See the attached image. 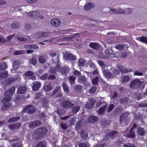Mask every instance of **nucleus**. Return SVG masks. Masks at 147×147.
Masks as SVG:
<instances>
[{"instance_id": "nucleus-1", "label": "nucleus", "mask_w": 147, "mask_h": 147, "mask_svg": "<svg viewBox=\"0 0 147 147\" xmlns=\"http://www.w3.org/2000/svg\"><path fill=\"white\" fill-rule=\"evenodd\" d=\"M47 131L46 127L44 126L41 127L35 131L33 137L36 140H40L46 136Z\"/></svg>"}, {"instance_id": "nucleus-2", "label": "nucleus", "mask_w": 147, "mask_h": 147, "mask_svg": "<svg viewBox=\"0 0 147 147\" xmlns=\"http://www.w3.org/2000/svg\"><path fill=\"white\" fill-rule=\"evenodd\" d=\"M12 98L11 96H9V97H5L3 99L2 102L3 105L1 107L2 111H5L10 107L11 105L9 102L11 100Z\"/></svg>"}, {"instance_id": "nucleus-3", "label": "nucleus", "mask_w": 147, "mask_h": 147, "mask_svg": "<svg viewBox=\"0 0 147 147\" xmlns=\"http://www.w3.org/2000/svg\"><path fill=\"white\" fill-rule=\"evenodd\" d=\"M59 56L58 55L57 56V58L54 59H52L53 62L54 63H56L57 64L55 67H51L49 69V71L50 74H56V72H59Z\"/></svg>"}, {"instance_id": "nucleus-4", "label": "nucleus", "mask_w": 147, "mask_h": 147, "mask_svg": "<svg viewBox=\"0 0 147 147\" xmlns=\"http://www.w3.org/2000/svg\"><path fill=\"white\" fill-rule=\"evenodd\" d=\"M28 110V113L31 114L34 113L36 110L35 107L32 105H29L26 106L22 111V114L24 113Z\"/></svg>"}, {"instance_id": "nucleus-5", "label": "nucleus", "mask_w": 147, "mask_h": 147, "mask_svg": "<svg viewBox=\"0 0 147 147\" xmlns=\"http://www.w3.org/2000/svg\"><path fill=\"white\" fill-rule=\"evenodd\" d=\"M142 83V82L139 79L133 80L130 83L129 87L131 88L137 89L139 88Z\"/></svg>"}, {"instance_id": "nucleus-6", "label": "nucleus", "mask_w": 147, "mask_h": 147, "mask_svg": "<svg viewBox=\"0 0 147 147\" xmlns=\"http://www.w3.org/2000/svg\"><path fill=\"white\" fill-rule=\"evenodd\" d=\"M63 59L67 61H75L76 60V56L71 53L66 52L63 53Z\"/></svg>"}, {"instance_id": "nucleus-7", "label": "nucleus", "mask_w": 147, "mask_h": 147, "mask_svg": "<svg viewBox=\"0 0 147 147\" xmlns=\"http://www.w3.org/2000/svg\"><path fill=\"white\" fill-rule=\"evenodd\" d=\"M62 106L66 109H71L74 106V104L68 100L63 101L62 103Z\"/></svg>"}, {"instance_id": "nucleus-8", "label": "nucleus", "mask_w": 147, "mask_h": 147, "mask_svg": "<svg viewBox=\"0 0 147 147\" xmlns=\"http://www.w3.org/2000/svg\"><path fill=\"white\" fill-rule=\"evenodd\" d=\"M15 87L14 86L12 87L9 89L7 90L5 92V97L11 96L14 93L15 91Z\"/></svg>"}, {"instance_id": "nucleus-9", "label": "nucleus", "mask_w": 147, "mask_h": 147, "mask_svg": "<svg viewBox=\"0 0 147 147\" xmlns=\"http://www.w3.org/2000/svg\"><path fill=\"white\" fill-rule=\"evenodd\" d=\"M51 24L54 27H58L61 24V21L58 18L52 19L50 22Z\"/></svg>"}, {"instance_id": "nucleus-10", "label": "nucleus", "mask_w": 147, "mask_h": 147, "mask_svg": "<svg viewBox=\"0 0 147 147\" xmlns=\"http://www.w3.org/2000/svg\"><path fill=\"white\" fill-rule=\"evenodd\" d=\"M95 101L93 99H90L89 102L87 103L86 105V108L88 109H92L95 103Z\"/></svg>"}, {"instance_id": "nucleus-11", "label": "nucleus", "mask_w": 147, "mask_h": 147, "mask_svg": "<svg viewBox=\"0 0 147 147\" xmlns=\"http://www.w3.org/2000/svg\"><path fill=\"white\" fill-rule=\"evenodd\" d=\"M21 124L20 123H16L9 125L8 127L10 129H18L21 126Z\"/></svg>"}, {"instance_id": "nucleus-12", "label": "nucleus", "mask_w": 147, "mask_h": 147, "mask_svg": "<svg viewBox=\"0 0 147 147\" xmlns=\"http://www.w3.org/2000/svg\"><path fill=\"white\" fill-rule=\"evenodd\" d=\"M41 83L39 82H34L33 83L32 89L34 91L38 90L41 86Z\"/></svg>"}, {"instance_id": "nucleus-13", "label": "nucleus", "mask_w": 147, "mask_h": 147, "mask_svg": "<svg viewBox=\"0 0 147 147\" xmlns=\"http://www.w3.org/2000/svg\"><path fill=\"white\" fill-rule=\"evenodd\" d=\"M117 133L118 132L115 131H111L106 135L107 139L112 138L113 137L116 136L117 135Z\"/></svg>"}, {"instance_id": "nucleus-14", "label": "nucleus", "mask_w": 147, "mask_h": 147, "mask_svg": "<svg viewBox=\"0 0 147 147\" xmlns=\"http://www.w3.org/2000/svg\"><path fill=\"white\" fill-rule=\"evenodd\" d=\"M118 68L120 71L122 73H126L131 72L132 70L130 69L126 68L122 66H118Z\"/></svg>"}, {"instance_id": "nucleus-15", "label": "nucleus", "mask_w": 147, "mask_h": 147, "mask_svg": "<svg viewBox=\"0 0 147 147\" xmlns=\"http://www.w3.org/2000/svg\"><path fill=\"white\" fill-rule=\"evenodd\" d=\"M98 116L92 115L89 117L88 121L90 123H93L98 121Z\"/></svg>"}, {"instance_id": "nucleus-16", "label": "nucleus", "mask_w": 147, "mask_h": 147, "mask_svg": "<svg viewBox=\"0 0 147 147\" xmlns=\"http://www.w3.org/2000/svg\"><path fill=\"white\" fill-rule=\"evenodd\" d=\"M24 47L26 49H37L39 48L38 46L36 45H24Z\"/></svg>"}, {"instance_id": "nucleus-17", "label": "nucleus", "mask_w": 147, "mask_h": 147, "mask_svg": "<svg viewBox=\"0 0 147 147\" xmlns=\"http://www.w3.org/2000/svg\"><path fill=\"white\" fill-rule=\"evenodd\" d=\"M60 65V64L59 63V72L63 74H65L68 71V67H62Z\"/></svg>"}, {"instance_id": "nucleus-18", "label": "nucleus", "mask_w": 147, "mask_h": 147, "mask_svg": "<svg viewBox=\"0 0 147 147\" xmlns=\"http://www.w3.org/2000/svg\"><path fill=\"white\" fill-rule=\"evenodd\" d=\"M39 14V12L37 11H34L28 13L29 16L34 18H36Z\"/></svg>"}, {"instance_id": "nucleus-19", "label": "nucleus", "mask_w": 147, "mask_h": 147, "mask_svg": "<svg viewBox=\"0 0 147 147\" xmlns=\"http://www.w3.org/2000/svg\"><path fill=\"white\" fill-rule=\"evenodd\" d=\"M26 88L25 86H20L18 90L17 93L19 94H22L26 92Z\"/></svg>"}, {"instance_id": "nucleus-20", "label": "nucleus", "mask_w": 147, "mask_h": 147, "mask_svg": "<svg viewBox=\"0 0 147 147\" xmlns=\"http://www.w3.org/2000/svg\"><path fill=\"white\" fill-rule=\"evenodd\" d=\"M135 136V132L133 130L130 129L129 132L126 135V136L127 138H134Z\"/></svg>"}, {"instance_id": "nucleus-21", "label": "nucleus", "mask_w": 147, "mask_h": 147, "mask_svg": "<svg viewBox=\"0 0 147 147\" xmlns=\"http://www.w3.org/2000/svg\"><path fill=\"white\" fill-rule=\"evenodd\" d=\"M49 34H50L49 32H38L37 33L38 37L39 38L47 36Z\"/></svg>"}, {"instance_id": "nucleus-22", "label": "nucleus", "mask_w": 147, "mask_h": 147, "mask_svg": "<svg viewBox=\"0 0 147 147\" xmlns=\"http://www.w3.org/2000/svg\"><path fill=\"white\" fill-rule=\"evenodd\" d=\"M80 136L82 138L84 139H86L88 138V134L87 133H85L84 130H81L79 132Z\"/></svg>"}, {"instance_id": "nucleus-23", "label": "nucleus", "mask_w": 147, "mask_h": 147, "mask_svg": "<svg viewBox=\"0 0 147 147\" xmlns=\"http://www.w3.org/2000/svg\"><path fill=\"white\" fill-rule=\"evenodd\" d=\"M145 133V131H144V129L141 127H139L137 130V133L140 136H143Z\"/></svg>"}, {"instance_id": "nucleus-24", "label": "nucleus", "mask_w": 147, "mask_h": 147, "mask_svg": "<svg viewBox=\"0 0 147 147\" xmlns=\"http://www.w3.org/2000/svg\"><path fill=\"white\" fill-rule=\"evenodd\" d=\"M93 7V4L91 3H86L84 7V9L85 10L88 11Z\"/></svg>"}, {"instance_id": "nucleus-25", "label": "nucleus", "mask_w": 147, "mask_h": 147, "mask_svg": "<svg viewBox=\"0 0 147 147\" xmlns=\"http://www.w3.org/2000/svg\"><path fill=\"white\" fill-rule=\"evenodd\" d=\"M82 123L81 120L78 121L76 123L75 125V128L76 130L78 131L82 127Z\"/></svg>"}, {"instance_id": "nucleus-26", "label": "nucleus", "mask_w": 147, "mask_h": 147, "mask_svg": "<svg viewBox=\"0 0 147 147\" xmlns=\"http://www.w3.org/2000/svg\"><path fill=\"white\" fill-rule=\"evenodd\" d=\"M89 46L90 47L95 50L98 49L99 47L98 44L96 43H90L89 45Z\"/></svg>"}, {"instance_id": "nucleus-27", "label": "nucleus", "mask_w": 147, "mask_h": 147, "mask_svg": "<svg viewBox=\"0 0 147 147\" xmlns=\"http://www.w3.org/2000/svg\"><path fill=\"white\" fill-rule=\"evenodd\" d=\"M62 86L64 92L66 94H68L69 92V89L65 82H63Z\"/></svg>"}, {"instance_id": "nucleus-28", "label": "nucleus", "mask_w": 147, "mask_h": 147, "mask_svg": "<svg viewBox=\"0 0 147 147\" xmlns=\"http://www.w3.org/2000/svg\"><path fill=\"white\" fill-rule=\"evenodd\" d=\"M20 119L19 117L16 116V117H13L8 120V122L9 123H11L17 121Z\"/></svg>"}, {"instance_id": "nucleus-29", "label": "nucleus", "mask_w": 147, "mask_h": 147, "mask_svg": "<svg viewBox=\"0 0 147 147\" xmlns=\"http://www.w3.org/2000/svg\"><path fill=\"white\" fill-rule=\"evenodd\" d=\"M137 39L141 42L147 44V38L144 36L138 37Z\"/></svg>"}, {"instance_id": "nucleus-30", "label": "nucleus", "mask_w": 147, "mask_h": 147, "mask_svg": "<svg viewBox=\"0 0 147 147\" xmlns=\"http://www.w3.org/2000/svg\"><path fill=\"white\" fill-rule=\"evenodd\" d=\"M29 62L30 63L34 65H36L37 63L36 57L35 56H33L30 60Z\"/></svg>"}, {"instance_id": "nucleus-31", "label": "nucleus", "mask_w": 147, "mask_h": 147, "mask_svg": "<svg viewBox=\"0 0 147 147\" xmlns=\"http://www.w3.org/2000/svg\"><path fill=\"white\" fill-rule=\"evenodd\" d=\"M40 141L36 145L35 147H46V142L45 141Z\"/></svg>"}, {"instance_id": "nucleus-32", "label": "nucleus", "mask_w": 147, "mask_h": 147, "mask_svg": "<svg viewBox=\"0 0 147 147\" xmlns=\"http://www.w3.org/2000/svg\"><path fill=\"white\" fill-rule=\"evenodd\" d=\"M53 88L52 86L49 85H45L44 87V89L46 92H49L52 90Z\"/></svg>"}, {"instance_id": "nucleus-33", "label": "nucleus", "mask_w": 147, "mask_h": 147, "mask_svg": "<svg viewBox=\"0 0 147 147\" xmlns=\"http://www.w3.org/2000/svg\"><path fill=\"white\" fill-rule=\"evenodd\" d=\"M107 107V105H105L103 107H100V108L98 111V113L99 115H100V114H103L105 113Z\"/></svg>"}, {"instance_id": "nucleus-34", "label": "nucleus", "mask_w": 147, "mask_h": 147, "mask_svg": "<svg viewBox=\"0 0 147 147\" xmlns=\"http://www.w3.org/2000/svg\"><path fill=\"white\" fill-rule=\"evenodd\" d=\"M7 67V65L6 63H3L0 64V71L6 69Z\"/></svg>"}, {"instance_id": "nucleus-35", "label": "nucleus", "mask_w": 147, "mask_h": 147, "mask_svg": "<svg viewBox=\"0 0 147 147\" xmlns=\"http://www.w3.org/2000/svg\"><path fill=\"white\" fill-rule=\"evenodd\" d=\"M80 109V107L79 106H77L73 107L72 109V112L73 113H76L78 112Z\"/></svg>"}, {"instance_id": "nucleus-36", "label": "nucleus", "mask_w": 147, "mask_h": 147, "mask_svg": "<svg viewBox=\"0 0 147 147\" xmlns=\"http://www.w3.org/2000/svg\"><path fill=\"white\" fill-rule=\"evenodd\" d=\"M20 26V24L18 22H15L11 24V27L14 29H17Z\"/></svg>"}, {"instance_id": "nucleus-37", "label": "nucleus", "mask_w": 147, "mask_h": 147, "mask_svg": "<svg viewBox=\"0 0 147 147\" xmlns=\"http://www.w3.org/2000/svg\"><path fill=\"white\" fill-rule=\"evenodd\" d=\"M61 91L60 87L59 86L56 87L54 90L53 91V93L51 94L52 96H53L54 95L56 94L57 93Z\"/></svg>"}, {"instance_id": "nucleus-38", "label": "nucleus", "mask_w": 147, "mask_h": 147, "mask_svg": "<svg viewBox=\"0 0 147 147\" xmlns=\"http://www.w3.org/2000/svg\"><path fill=\"white\" fill-rule=\"evenodd\" d=\"M128 100V98L127 97H124L122 98L119 100V102L121 104H124L127 103Z\"/></svg>"}, {"instance_id": "nucleus-39", "label": "nucleus", "mask_w": 147, "mask_h": 147, "mask_svg": "<svg viewBox=\"0 0 147 147\" xmlns=\"http://www.w3.org/2000/svg\"><path fill=\"white\" fill-rule=\"evenodd\" d=\"M8 76V73L7 71H5L4 72L0 73V78H6Z\"/></svg>"}, {"instance_id": "nucleus-40", "label": "nucleus", "mask_w": 147, "mask_h": 147, "mask_svg": "<svg viewBox=\"0 0 147 147\" xmlns=\"http://www.w3.org/2000/svg\"><path fill=\"white\" fill-rule=\"evenodd\" d=\"M127 117V114L126 113H124L122 115H121L119 118L120 123H121L122 121L126 118Z\"/></svg>"}, {"instance_id": "nucleus-41", "label": "nucleus", "mask_w": 147, "mask_h": 147, "mask_svg": "<svg viewBox=\"0 0 147 147\" xmlns=\"http://www.w3.org/2000/svg\"><path fill=\"white\" fill-rule=\"evenodd\" d=\"M22 142L18 141L16 143H13L12 145V147H21Z\"/></svg>"}, {"instance_id": "nucleus-42", "label": "nucleus", "mask_w": 147, "mask_h": 147, "mask_svg": "<svg viewBox=\"0 0 147 147\" xmlns=\"http://www.w3.org/2000/svg\"><path fill=\"white\" fill-rule=\"evenodd\" d=\"M124 46L122 44H118L115 46V47L116 49L120 50H123L124 48Z\"/></svg>"}, {"instance_id": "nucleus-43", "label": "nucleus", "mask_w": 147, "mask_h": 147, "mask_svg": "<svg viewBox=\"0 0 147 147\" xmlns=\"http://www.w3.org/2000/svg\"><path fill=\"white\" fill-rule=\"evenodd\" d=\"M76 78L74 76H70L69 78V80L71 84H73L75 82Z\"/></svg>"}, {"instance_id": "nucleus-44", "label": "nucleus", "mask_w": 147, "mask_h": 147, "mask_svg": "<svg viewBox=\"0 0 147 147\" xmlns=\"http://www.w3.org/2000/svg\"><path fill=\"white\" fill-rule=\"evenodd\" d=\"M38 61L39 63H44L45 62V59L42 56H40L39 57Z\"/></svg>"}, {"instance_id": "nucleus-45", "label": "nucleus", "mask_w": 147, "mask_h": 147, "mask_svg": "<svg viewBox=\"0 0 147 147\" xmlns=\"http://www.w3.org/2000/svg\"><path fill=\"white\" fill-rule=\"evenodd\" d=\"M24 75L26 77H29L33 76L34 75V74L32 71H28L24 74Z\"/></svg>"}, {"instance_id": "nucleus-46", "label": "nucleus", "mask_w": 147, "mask_h": 147, "mask_svg": "<svg viewBox=\"0 0 147 147\" xmlns=\"http://www.w3.org/2000/svg\"><path fill=\"white\" fill-rule=\"evenodd\" d=\"M85 62V61L83 59H80L78 61V64L80 66H83Z\"/></svg>"}, {"instance_id": "nucleus-47", "label": "nucleus", "mask_w": 147, "mask_h": 147, "mask_svg": "<svg viewBox=\"0 0 147 147\" xmlns=\"http://www.w3.org/2000/svg\"><path fill=\"white\" fill-rule=\"evenodd\" d=\"M124 147H136L135 145L133 143H130L129 142L123 145Z\"/></svg>"}, {"instance_id": "nucleus-48", "label": "nucleus", "mask_w": 147, "mask_h": 147, "mask_svg": "<svg viewBox=\"0 0 147 147\" xmlns=\"http://www.w3.org/2000/svg\"><path fill=\"white\" fill-rule=\"evenodd\" d=\"M104 74L105 76L107 78H111L112 76V74L109 71H105Z\"/></svg>"}, {"instance_id": "nucleus-49", "label": "nucleus", "mask_w": 147, "mask_h": 147, "mask_svg": "<svg viewBox=\"0 0 147 147\" xmlns=\"http://www.w3.org/2000/svg\"><path fill=\"white\" fill-rule=\"evenodd\" d=\"M25 51L23 50H20L18 51H14L13 54L14 55H18L24 54Z\"/></svg>"}, {"instance_id": "nucleus-50", "label": "nucleus", "mask_w": 147, "mask_h": 147, "mask_svg": "<svg viewBox=\"0 0 147 147\" xmlns=\"http://www.w3.org/2000/svg\"><path fill=\"white\" fill-rule=\"evenodd\" d=\"M99 78L98 76H96L95 78H93L92 80V82L93 85H96L97 84Z\"/></svg>"}, {"instance_id": "nucleus-51", "label": "nucleus", "mask_w": 147, "mask_h": 147, "mask_svg": "<svg viewBox=\"0 0 147 147\" xmlns=\"http://www.w3.org/2000/svg\"><path fill=\"white\" fill-rule=\"evenodd\" d=\"M79 147H89V144L88 143H79L78 145Z\"/></svg>"}, {"instance_id": "nucleus-52", "label": "nucleus", "mask_w": 147, "mask_h": 147, "mask_svg": "<svg viewBox=\"0 0 147 147\" xmlns=\"http://www.w3.org/2000/svg\"><path fill=\"white\" fill-rule=\"evenodd\" d=\"M129 80V78L128 76H124L122 80V82L123 83L127 82Z\"/></svg>"}, {"instance_id": "nucleus-53", "label": "nucleus", "mask_w": 147, "mask_h": 147, "mask_svg": "<svg viewBox=\"0 0 147 147\" xmlns=\"http://www.w3.org/2000/svg\"><path fill=\"white\" fill-rule=\"evenodd\" d=\"M96 86H93L89 90V92L90 93L93 94L96 91Z\"/></svg>"}, {"instance_id": "nucleus-54", "label": "nucleus", "mask_w": 147, "mask_h": 147, "mask_svg": "<svg viewBox=\"0 0 147 147\" xmlns=\"http://www.w3.org/2000/svg\"><path fill=\"white\" fill-rule=\"evenodd\" d=\"M57 113L59 115H63L65 113V111L63 109H58L57 111Z\"/></svg>"}, {"instance_id": "nucleus-55", "label": "nucleus", "mask_w": 147, "mask_h": 147, "mask_svg": "<svg viewBox=\"0 0 147 147\" xmlns=\"http://www.w3.org/2000/svg\"><path fill=\"white\" fill-rule=\"evenodd\" d=\"M42 107H45L48 104V101L47 99L45 98H44L42 100Z\"/></svg>"}, {"instance_id": "nucleus-56", "label": "nucleus", "mask_w": 147, "mask_h": 147, "mask_svg": "<svg viewBox=\"0 0 147 147\" xmlns=\"http://www.w3.org/2000/svg\"><path fill=\"white\" fill-rule=\"evenodd\" d=\"M73 74L75 76H79L81 75V73L80 72L78 71L77 70H75L73 72Z\"/></svg>"}, {"instance_id": "nucleus-57", "label": "nucleus", "mask_w": 147, "mask_h": 147, "mask_svg": "<svg viewBox=\"0 0 147 147\" xmlns=\"http://www.w3.org/2000/svg\"><path fill=\"white\" fill-rule=\"evenodd\" d=\"M34 121L35 127L39 126L42 123V122L38 120H35Z\"/></svg>"}, {"instance_id": "nucleus-58", "label": "nucleus", "mask_w": 147, "mask_h": 147, "mask_svg": "<svg viewBox=\"0 0 147 147\" xmlns=\"http://www.w3.org/2000/svg\"><path fill=\"white\" fill-rule=\"evenodd\" d=\"M61 127L63 130L66 129L68 128L67 124L66 123H61Z\"/></svg>"}, {"instance_id": "nucleus-59", "label": "nucleus", "mask_w": 147, "mask_h": 147, "mask_svg": "<svg viewBox=\"0 0 147 147\" xmlns=\"http://www.w3.org/2000/svg\"><path fill=\"white\" fill-rule=\"evenodd\" d=\"M114 105L113 104H111L109 105L107 110V112L111 111L114 108Z\"/></svg>"}, {"instance_id": "nucleus-60", "label": "nucleus", "mask_w": 147, "mask_h": 147, "mask_svg": "<svg viewBox=\"0 0 147 147\" xmlns=\"http://www.w3.org/2000/svg\"><path fill=\"white\" fill-rule=\"evenodd\" d=\"M29 127L30 128H33L35 127L34 121H32L29 123Z\"/></svg>"}, {"instance_id": "nucleus-61", "label": "nucleus", "mask_w": 147, "mask_h": 147, "mask_svg": "<svg viewBox=\"0 0 147 147\" xmlns=\"http://www.w3.org/2000/svg\"><path fill=\"white\" fill-rule=\"evenodd\" d=\"M7 41L3 37L0 36V43L4 44Z\"/></svg>"}, {"instance_id": "nucleus-62", "label": "nucleus", "mask_w": 147, "mask_h": 147, "mask_svg": "<svg viewBox=\"0 0 147 147\" xmlns=\"http://www.w3.org/2000/svg\"><path fill=\"white\" fill-rule=\"evenodd\" d=\"M99 65L102 67H104L105 65V63L102 61L99 60L98 61Z\"/></svg>"}, {"instance_id": "nucleus-63", "label": "nucleus", "mask_w": 147, "mask_h": 147, "mask_svg": "<svg viewBox=\"0 0 147 147\" xmlns=\"http://www.w3.org/2000/svg\"><path fill=\"white\" fill-rule=\"evenodd\" d=\"M116 14H123L125 13V11L123 9H119L117 10V12Z\"/></svg>"}, {"instance_id": "nucleus-64", "label": "nucleus", "mask_w": 147, "mask_h": 147, "mask_svg": "<svg viewBox=\"0 0 147 147\" xmlns=\"http://www.w3.org/2000/svg\"><path fill=\"white\" fill-rule=\"evenodd\" d=\"M17 38L19 40L22 41H25L27 40L26 38L21 36H18Z\"/></svg>"}]
</instances>
